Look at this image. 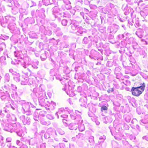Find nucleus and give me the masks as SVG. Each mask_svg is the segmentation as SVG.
<instances>
[{
  "label": "nucleus",
  "mask_w": 148,
  "mask_h": 148,
  "mask_svg": "<svg viewBox=\"0 0 148 148\" xmlns=\"http://www.w3.org/2000/svg\"><path fill=\"white\" fill-rule=\"evenodd\" d=\"M38 11L42 14L41 18H44L45 17V15L44 14L45 12V10L44 8H42Z\"/></svg>",
  "instance_id": "25"
},
{
  "label": "nucleus",
  "mask_w": 148,
  "mask_h": 148,
  "mask_svg": "<svg viewBox=\"0 0 148 148\" xmlns=\"http://www.w3.org/2000/svg\"><path fill=\"white\" fill-rule=\"evenodd\" d=\"M143 30L142 29H139L136 31V34L138 37L141 38L143 36Z\"/></svg>",
  "instance_id": "11"
},
{
  "label": "nucleus",
  "mask_w": 148,
  "mask_h": 148,
  "mask_svg": "<svg viewBox=\"0 0 148 148\" xmlns=\"http://www.w3.org/2000/svg\"><path fill=\"white\" fill-rule=\"evenodd\" d=\"M66 110H64L63 108H61L59 109L58 111L57 112L55 115L57 116L58 118H59V115L63 118H67L68 116V114L71 111L69 108H66Z\"/></svg>",
  "instance_id": "2"
},
{
  "label": "nucleus",
  "mask_w": 148,
  "mask_h": 148,
  "mask_svg": "<svg viewBox=\"0 0 148 148\" xmlns=\"http://www.w3.org/2000/svg\"><path fill=\"white\" fill-rule=\"evenodd\" d=\"M77 25L73 23L71 24V29L73 30H75L76 29H77Z\"/></svg>",
  "instance_id": "33"
},
{
  "label": "nucleus",
  "mask_w": 148,
  "mask_h": 148,
  "mask_svg": "<svg viewBox=\"0 0 148 148\" xmlns=\"http://www.w3.org/2000/svg\"><path fill=\"white\" fill-rule=\"evenodd\" d=\"M143 139H145V140H147L148 141V137H147L146 136H143Z\"/></svg>",
  "instance_id": "62"
},
{
  "label": "nucleus",
  "mask_w": 148,
  "mask_h": 148,
  "mask_svg": "<svg viewBox=\"0 0 148 148\" xmlns=\"http://www.w3.org/2000/svg\"><path fill=\"white\" fill-rule=\"evenodd\" d=\"M5 83L8 82L10 79V75L8 73H6L5 74L4 77Z\"/></svg>",
  "instance_id": "22"
},
{
  "label": "nucleus",
  "mask_w": 148,
  "mask_h": 148,
  "mask_svg": "<svg viewBox=\"0 0 148 148\" xmlns=\"http://www.w3.org/2000/svg\"><path fill=\"white\" fill-rule=\"evenodd\" d=\"M28 80V78L27 77L25 78L22 77H21L20 81L21 82V83L22 85H26L27 83Z\"/></svg>",
  "instance_id": "13"
},
{
  "label": "nucleus",
  "mask_w": 148,
  "mask_h": 148,
  "mask_svg": "<svg viewBox=\"0 0 148 148\" xmlns=\"http://www.w3.org/2000/svg\"><path fill=\"white\" fill-rule=\"evenodd\" d=\"M108 109V107L106 106H102L101 108V111L102 112L104 111L106 112Z\"/></svg>",
  "instance_id": "36"
},
{
  "label": "nucleus",
  "mask_w": 148,
  "mask_h": 148,
  "mask_svg": "<svg viewBox=\"0 0 148 148\" xmlns=\"http://www.w3.org/2000/svg\"><path fill=\"white\" fill-rule=\"evenodd\" d=\"M56 70L52 69L51 70L50 73L52 76H56L57 73L56 72Z\"/></svg>",
  "instance_id": "31"
},
{
  "label": "nucleus",
  "mask_w": 148,
  "mask_h": 148,
  "mask_svg": "<svg viewBox=\"0 0 148 148\" xmlns=\"http://www.w3.org/2000/svg\"><path fill=\"white\" fill-rule=\"evenodd\" d=\"M30 3H33V5H29L30 7H31L33 6H35L36 5V3L34 2L33 1H31L30 2Z\"/></svg>",
  "instance_id": "58"
},
{
  "label": "nucleus",
  "mask_w": 148,
  "mask_h": 148,
  "mask_svg": "<svg viewBox=\"0 0 148 148\" xmlns=\"http://www.w3.org/2000/svg\"><path fill=\"white\" fill-rule=\"evenodd\" d=\"M28 58H26L24 59L18 60V62L21 63L22 66L25 69L27 68L30 64L27 63V60Z\"/></svg>",
  "instance_id": "9"
},
{
  "label": "nucleus",
  "mask_w": 148,
  "mask_h": 148,
  "mask_svg": "<svg viewBox=\"0 0 148 148\" xmlns=\"http://www.w3.org/2000/svg\"><path fill=\"white\" fill-rule=\"evenodd\" d=\"M41 123L43 125H48L46 121H41Z\"/></svg>",
  "instance_id": "55"
},
{
  "label": "nucleus",
  "mask_w": 148,
  "mask_h": 148,
  "mask_svg": "<svg viewBox=\"0 0 148 148\" xmlns=\"http://www.w3.org/2000/svg\"><path fill=\"white\" fill-rule=\"evenodd\" d=\"M25 22L27 24H32L34 23V20L33 18H27L24 20Z\"/></svg>",
  "instance_id": "10"
},
{
  "label": "nucleus",
  "mask_w": 148,
  "mask_h": 148,
  "mask_svg": "<svg viewBox=\"0 0 148 148\" xmlns=\"http://www.w3.org/2000/svg\"><path fill=\"white\" fill-rule=\"evenodd\" d=\"M88 141L90 143H93L94 142V137L93 136H91L88 139Z\"/></svg>",
  "instance_id": "43"
},
{
  "label": "nucleus",
  "mask_w": 148,
  "mask_h": 148,
  "mask_svg": "<svg viewBox=\"0 0 148 148\" xmlns=\"http://www.w3.org/2000/svg\"><path fill=\"white\" fill-rule=\"evenodd\" d=\"M23 147L25 148H28V147L25 145H22V146H21L20 148H23Z\"/></svg>",
  "instance_id": "61"
},
{
  "label": "nucleus",
  "mask_w": 148,
  "mask_h": 148,
  "mask_svg": "<svg viewBox=\"0 0 148 148\" xmlns=\"http://www.w3.org/2000/svg\"><path fill=\"white\" fill-rule=\"evenodd\" d=\"M79 101L81 103L80 105L81 106L85 107L87 103L86 99L82 98H81L79 100Z\"/></svg>",
  "instance_id": "18"
},
{
  "label": "nucleus",
  "mask_w": 148,
  "mask_h": 148,
  "mask_svg": "<svg viewBox=\"0 0 148 148\" xmlns=\"http://www.w3.org/2000/svg\"><path fill=\"white\" fill-rule=\"evenodd\" d=\"M130 138L131 140H135V137L134 136H133L131 135L130 136Z\"/></svg>",
  "instance_id": "59"
},
{
  "label": "nucleus",
  "mask_w": 148,
  "mask_h": 148,
  "mask_svg": "<svg viewBox=\"0 0 148 148\" xmlns=\"http://www.w3.org/2000/svg\"><path fill=\"white\" fill-rule=\"evenodd\" d=\"M136 127L137 129L139 131H140V126L138 125H136Z\"/></svg>",
  "instance_id": "63"
},
{
  "label": "nucleus",
  "mask_w": 148,
  "mask_h": 148,
  "mask_svg": "<svg viewBox=\"0 0 148 148\" xmlns=\"http://www.w3.org/2000/svg\"><path fill=\"white\" fill-rule=\"evenodd\" d=\"M56 106V103L53 101H51L49 104V106L52 109H54Z\"/></svg>",
  "instance_id": "26"
},
{
  "label": "nucleus",
  "mask_w": 148,
  "mask_h": 148,
  "mask_svg": "<svg viewBox=\"0 0 148 148\" xmlns=\"http://www.w3.org/2000/svg\"><path fill=\"white\" fill-rule=\"evenodd\" d=\"M106 139V137L104 135H103L102 136H100L99 137V139L100 140H101V141L100 142H101V143L103 142Z\"/></svg>",
  "instance_id": "38"
},
{
  "label": "nucleus",
  "mask_w": 148,
  "mask_h": 148,
  "mask_svg": "<svg viewBox=\"0 0 148 148\" xmlns=\"http://www.w3.org/2000/svg\"><path fill=\"white\" fill-rule=\"evenodd\" d=\"M20 120L22 121L24 125H29L30 124V120L29 118L27 116L26 118L25 116L23 115L20 117Z\"/></svg>",
  "instance_id": "6"
},
{
  "label": "nucleus",
  "mask_w": 148,
  "mask_h": 148,
  "mask_svg": "<svg viewBox=\"0 0 148 148\" xmlns=\"http://www.w3.org/2000/svg\"><path fill=\"white\" fill-rule=\"evenodd\" d=\"M25 11V10L23 8H20L19 9V11L20 13H24Z\"/></svg>",
  "instance_id": "52"
},
{
  "label": "nucleus",
  "mask_w": 148,
  "mask_h": 148,
  "mask_svg": "<svg viewBox=\"0 0 148 148\" xmlns=\"http://www.w3.org/2000/svg\"><path fill=\"white\" fill-rule=\"evenodd\" d=\"M6 58L5 56H2L0 58V62H1L2 65H5L6 64V62L5 61Z\"/></svg>",
  "instance_id": "20"
},
{
  "label": "nucleus",
  "mask_w": 148,
  "mask_h": 148,
  "mask_svg": "<svg viewBox=\"0 0 148 148\" xmlns=\"http://www.w3.org/2000/svg\"><path fill=\"white\" fill-rule=\"evenodd\" d=\"M45 33L46 35L48 36H51L52 34L51 31L49 30H46Z\"/></svg>",
  "instance_id": "41"
},
{
  "label": "nucleus",
  "mask_w": 148,
  "mask_h": 148,
  "mask_svg": "<svg viewBox=\"0 0 148 148\" xmlns=\"http://www.w3.org/2000/svg\"><path fill=\"white\" fill-rule=\"evenodd\" d=\"M29 36L32 38H38L37 35L35 33H32L30 34Z\"/></svg>",
  "instance_id": "29"
},
{
  "label": "nucleus",
  "mask_w": 148,
  "mask_h": 148,
  "mask_svg": "<svg viewBox=\"0 0 148 148\" xmlns=\"http://www.w3.org/2000/svg\"><path fill=\"white\" fill-rule=\"evenodd\" d=\"M134 25L136 27H137L139 26V22L138 20H136L135 22Z\"/></svg>",
  "instance_id": "46"
},
{
  "label": "nucleus",
  "mask_w": 148,
  "mask_h": 148,
  "mask_svg": "<svg viewBox=\"0 0 148 148\" xmlns=\"http://www.w3.org/2000/svg\"><path fill=\"white\" fill-rule=\"evenodd\" d=\"M101 142H99V141L98 142V144H96L95 145V148H99V145L101 144Z\"/></svg>",
  "instance_id": "49"
},
{
  "label": "nucleus",
  "mask_w": 148,
  "mask_h": 148,
  "mask_svg": "<svg viewBox=\"0 0 148 148\" xmlns=\"http://www.w3.org/2000/svg\"><path fill=\"white\" fill-rule=\"evenodd\" d=\"M84 73H77L75 74V79H84Z\"/></svg>",
  "instance_id": "14"
},
{
  "label": "nucleus",
  "mask_w": 148,
  "mask_h": 148,
  "mask_svg": "<svg viewBox=\"0 0 148 148\" xmlns=\"http://www.w3.org/2000/svg\"><path fill=\"white\" fill-rule=\"evenodd\" d=\"M81 112L78 110H75L73 114H70V116L73 119H76L78 121L80 122L81 119Z\"/></svg>",
  "instance_id": "3"
},
{
  "label": "nucleus",
  "mask_w": 148,
  "mask_h": 148,
  "mask_svg": "<svg viewBox=\"0 0 148 148\" xmlns=\"http://www.w3.org/2000/svg\"><path fill=\"white\" fill-rule=\"evenodd\" d=\"M120 70L119 68L118 67H116L115 69V73H117V72L119 71Z\"/></svg>",
  "instance_id": "56"
},
{
  "label": "nucleus",
  "mask_w": 148,
  "mask_h": 148,
  "mask_svg": "<svg viewBox=\"0 0 148 148\" xmlns=\"http://www.w3.org/2000/svg\"><path fill=\"white\" fill-rule=\"evenodd\" d=\"M122 9L124 12V13L125 15H128L130 12L132 14L133 11L132 9L130 7H128L127 5H123Z\"/></svg>",
  "instance_id": "7"
},
{
  "label": "nucleus",
  "mask_w": 148,
  "mask_h": 148,
  "mask_svg": "<svg viewBox=\"0 0 148 148\" xmlns=\"http://www.w3.org/2000/svg\"><path fill=\"white\" fill-rule=\"evenodd\" d=\"M38 100L39 104L41 106H44L45 105V100L44 99L42 98L41 97H39Z\"/></svg>",
  "instance_id": "19"
},
{
  "label": "nucleus",
  "mask_w": 148,
  "mask_h": 148,
  "mask_svg": "<svg viewBox=\"0 0 148 148\" xmlns=\"http://www.w3.org/2000/svg\"><path fill=\"white\" fill-rule=\"evenodd\" d=\"M9 71L10 73H12V74L13 75H14L16 74V73H16L14 71L13 69H10Z\"/></svg>",
  "instance_id": "50"
},
{
  "label": "nucleus",
  "mask_w": 148,
  "mask_h": 148,
  "mask_svg": "<svg viewBox=\"0 0 148 148\" xmlns=\"http://www.w3.org/2000/svg\"><path fill=\"white\" fill-rule=\"evenodd\" d=\"M20 75L18 73H16L14 75V79L16 82H18L20 81L21 77L20 78Z\"/></svg>",
  "instance_id": "15"
},
{
  "label": "nucleus",
  "mask_w": 148,
  "mask_h": 148,
  "mask_svg": "<svg viewBox=\"0 0 148 148\" xmlns=\"http://www.w3.org/2000/svg\"><path fill=\"white\" fill-rule=\"evenodd\" d=\"M30 107L28 103H25L23 104L22 105V109L24 112H27V115H29L31 114V112L30 110Z\"/></svg>",
  "instance_id": "4"
},
{
  "label": "nucleus",
  "mask_w": 148,
  "mask_h": 148,
  "mask_svg": "<svg viewBox=\"0 0 148 148\" xmlns=\"http://www.w3.org/2000/svg\"><path fill=\"white\" fill-rule=\"evenodd\" d=\"M63 1L65 4H69L71 3L69 0H63Z\"/></svg>",
  "instance_id": "54"
},
{
  "label": "nucleus",
  "mask_w": 148,
  "mask_h": 148,
  "mask_svg": "<svg viewBox=\"0 0 148 148\" xmlns=\"http://www.w3.org/2000/svg\"><path fill=\"white\" fill-rule=\"evenodd\" d=\"M99 53L94 50H92L90 53L89 57L92 59H95L99 54Z\"/></svg>",
  "instance_id": "8"
},
{
  "label": "nucleus",
  "mask_w": 148,
  "mask_h": 148,
  "mask_svg": "<svg viewBox=\"0 0 148 148\" xmlns=\"http://www.w3.org/2000/svg\"><path fill=\"white\" fill-rule=\"evenodd\" d=\"M83 41L84 44H86L89 42V40L87 37H85L83 39Z\"/></svg>",
  "instance_id": "34"
},
{
  "label": "nucleus",
  "mask_w": 148,
  "mask_h": 148,
  "mask_svg": "<svg viewBox=\"0 0 148 148\" xmlns=\"http://www.w3.org/2000/svg\"><path fill=\"white\" fill-rule=\"evenodd\" d=\"M57 131L59 134L61 135H62L64 133V132L60 129H57Z\"/></svg>",
  "instance_id": "37"
},
{
  "label": "nucleus",
  "mask_w": 148,
  "mask_h": 148,
  "mask_svg": "<svg viewBox=\"0 0 148 148\" xmlns=\"http://www.w3.org/2000/svg\"><path fill=\"white\" fill-rule=\"evenodd\" d=\"M12 13L14 14H16L18 12V9L16 8H12Z\"/></svg>",
  "instance_id": "35"
},
{
  "label": "nucleus",
  "mask_w": 148,
  "mask_h": 148,
  "mask_svg": "<svg viewBox=\"0 0 148 148\" xmlns=\"http://www.w3.org/2000/svg\"><path fill=\"white\" fill-rule=\"evenodd\" d=\"M67 20L66 19H63L61 21V23L62 25L64 26H65L67 25Z\"/></svg>",
  "instance_id": "39"
},
{
  "label": "nucleus",
  "mask_w": 148,
  "mask_h": 148,
  "mask_svg": "<svg viewBox=\"0 0 148 148\" xmlns=\"http://www.w3.org/2000/svg\"><path fill=\"white\" fill-rule=\"evenodd\" d=\"M42 2L46 6L53 4L54 2L53 0H42Z\"/></svg>",
  "instance_id": "17"
},
{
  "label": "nucleus",
  "mask_w": 148,
  "mask_h": 148,
  "mask_svg": "<svg viewBox=\"0 0 148 148\" xmlns=\"http://www.w3.org/2000/svg\"><path fill=\"white\" fill-rule=\"evenodd\" d=\"M138 46L137 43H134L133 45V47L134 49L135 50H137V49H138Z\"/></svg>",
  "instance_id": "42"
},
{
  "label": "nucleus",
  "mask_w": 148,
  "mask_h": 148,
  "mask_svg": "<svg viewBox=\"0 0 148 148\" xmlns=\"http://www.w3.org/2000/svg\"><path fill=\"white\" fill-rule=\"evenodd\" d=\"M83 29L82 27H78L77 28V34L79 35V34H82L84 32L82 30H83Z\"/></svg>",
  "instance_id": "27"
},
{
  "label": "nucleus",
  "mask_w": 148,
  "mask_h": 148,
  "mask_svg": "<svg viewBox=\"0 0 148 148\" xmlns=\"http://www.w3.org/2000/svg\"><path fill=\"white\" fill-rule=\"evenodd\" d=\"M12 17L9 16H5V20L4 21V23H7L8 21H10L12 19Z\"/></svg>",
  "instance_id": "28"
},
{
  "label": "nucleus",
  "mask_w": 148,
  "mask_h": 148,
  "mask_svg": "<svg viewBox=\"0 0 148 148\" xmlns=\"http://www.w3.org/2000/svg\"><path fill=\"white\" fill-rule=\"evenodd\" d=\"M66 120L63 119V124L64 126H67V124L65 122V121H66Z\"/></svg>",
  "instance_id": "57"
},
{
  "label": "nucleus",
  "mask_w": 148,
  "mask_h": 148,
  "mask_svg": "<svg viewBox=\"0 0 148 148\" xmlns=\"http://www.w3.org/2000/svg\"><path fill=\"white\" fill-rule=\"evenodd\" d=\"M12 140V139L10 137L7 138L6 139V143H11Z\"/></svg>",
  "instance_id": "51"
},
{
  "label": "nucleus",
  "mask_w": 148,
  "mask_h": 148,
  "mask_svg": "<svg viewBox=\"0 0 148 148\" xmlns=\"http://www.w3.org/2000/svg\"><path fill=\"white\" fill-rule=\"evenodd\" d=\"M58 9L57 7H54L53 10V13H57V15H55L56 18H58L59 20H60V18L62 17H64V14L62 13L58 12Z\"/></svg>",
  "instance_id": "5"
},
{
  "label": "nucleus",
  "mask_w": 148,
  "mask_h": 148,
  "mask_svg": "<svg viewBox=\"0 0 148 148\" xmlns=\"http://www.w3.org/2000/svg\"><path fill=\"white\" fill-rule=\"evenodd\" d=\"M15 24L14 23H10L8 25V27L10 29L13 31L15 29Z\"/></svg>",
  "instance_id": "21"
},
{
  "label": "nucleus",
  "mask_w": 148,
  "mask_h": 148,
  "mask_svg": "<svg viewBox=\"0 0 148 148\" xmlns=\"http://www.w3.org/2000/svg\"><path fill=\"white\" fill-rule=\"evenodd\" d=\"M38 61L34 62L32 65V66L34 69H36L38 68Z\"/></svg>",
  "instance_id": "23"
},
{
  "label": "nucleus",
  "mask_w": 148,
  "mask_h": 148,
  "mask_svg": "<svg viewBox=\"0 0 148 148\" xmlns=\"http://www.w3.org/2000/svg\"><path fill=\"white\" fill-rule=\"evenodd\" d=\"M79 131L82 132L85 129V127L84 124H81L79 127Z\"/></svg>",
  "instance_id": "32"
},
{
  "label": "nucleus",
  "mask_w": 148,
  "mask_h": 148,
  "mask_svg": "<svg viewBox=\"0 0 148 148\" xmlns=\"http://www.w3.org/2000/svg\"><path fill=\"white\" fill-rule=\"evenodd\" d=\"M8 37V36H5L4 35H2L1 34H0V39L5 40V38H6Z\"/></svg>",
  "instance_id": "47"
},
{
  "label": "nucleus",
  "mask_w": 148,
  "mask_h": 148,
  "mask_svg": "<svg viewBox=\"0 0 148 148\" xmlns=\"http://www.w3.org/2000/svg\"><path fill=\"white\" fill-rule=\"evenodd\" d=\"M47 118L50 120L53 119L54 118V117L50 114H47Z\"/></svg>",
  "instance_id": "45"
},
{
  "label": "nucleus",
  "mask_w": 148,
  "mask_h": 148,
  "mask_svg": "<svg viewBox=\"0 0 148 148\" xmlns=\"http://www.w3.org/2000/svg\"><path fill=\"white\" fill-rule=\"evenodd\" d=\"M145 42L146 44L148 45V38H147L145 40Z\"/></svg>",
  "instance_id": "64"
},
{
  "label": "nucleus",
  "mask_w": 148,
  "mask_h": 148,
  "mask_svg": "<svg viewBox=\"0 0 148 148\" xmlns=\"http://www.w3.org/2000/svg\"><path fill=\"white\" fill-rule=\"evenodd\" d=\"M60 28H57L56 32V34H57L58 36H61L62 35V32H60Z\"/></svg>",
  "instance_id": "30"
},
{
  "label": "nucleus",
  "mask_w": 148,
  "mask_h": 148,
  "mask_svg": "<svg viewBox=\"0 0 148 148\" xmlns=\"http://www.w3.org/2000/svg\"><path fill=\"white\" fill-rule=\"evenodd\" d=\"M71 3H70L69 4H65V7L66 9L67 10H69L71 8Z\"/></svg>",
  "instance_id": "40"
},
{
  "label": "nucleus",
  "mask_w": 148,
  "mask_h": 148,
  "mask_svg": "<svg viewBox=\"0 0 148 148\" xmlns=\"http://www.w3.org/2000/svg\"><path fill=\"white\" fill-rule=\"evenodd\" d=\"M11 88L12 90H15L17 89V88L15 85L12 84L11 85Z\"/></svg>",
  "instance_id": "48"
},
{
  "label": "nucleus",
  "mask_w": 148,
  "mask_h": 148,
  "mask_svg": "<svg viewBox=\"0 0 148 148\" xmlns=\"http://www.w3.org/2000/svg\"><path fill=\"white\" fill-rule=\"evenodd\" d=\"M11 143H10L9 144V148H16L15 147L13 146H12Z\"/></svg>",
  "instance_id": "60"
},
{
  "label": "nucleus",
  "mask_w": 148,
  "mask_h": 148,
  "mask_svg": "<svg viewBox=\"0 0 148 148\" xmlns=\"http://www.w3.org/2000/svg\"><path fill=\"white\" fill-rule=\"evenodd\" d=\"M6 2L8 3H11V4L9 5V6L11 7L12 5V0H4Z\"/></svg>",
  "instance_id": "53"
},
{
  "label": "nucleus",
  "mask_w": 148,
  "mask_h": 148,
  "mask_svg": "<svg viewBox=\"0 0 148 148\" xmlns=\"http://www.w3.org/2000/svg\"><path fill=\"white\" fill-rule=\"evenodd\" d=\"M140 86L137 87H132L131 91L133 95L138 96L140 95L143 92L145 87V84L143 83L140 84Z\"/></svg>",
  "instance_id": "1"
},
{
  "label": "nucleus",
  "mask_w": 148,
  "mask_h": 148,
  "mask_svg": "<svg viewBox=\"0 0 148 148\" xmlns=\"http://www.w3.org/2000/svg\"><path fill=\"white\" fill-rule=\"evenodd\" d=\"M130 36V34L128 32H125L122 35V38H125L126 39H127Z\"/></svg>",
  "instance_id": "24"
},
{
  "label": "nucleus",
  "mask_w": 148,
  "mask_h": 148,
  "mask_svg": "<svg viewBox=\"0 0 148 148\" xmlns=\"http://www.w3.org/2000/svg\"><path fill=\"white\" fill-rule=\"evenodd\" d=\"M9 95L8 92L7 91H5V93L3 92L0 93V97L2 99H4L6 98V96H8Z\"/></svg>",
  "instance_id": "16"
},
{
  "label": "nucleus",
  "mask_w": 148,
  "mask_h": 148,
  "mask_svg": "<svg viewBox=\"0 0 148 148\" xmlns=\"http://www.w3.org/2000/svg\"><path fill=\"white\" fill-rule=\"evenodd\" d=\"M16 144L17 145H18L19 146H21V147L23 145V143L21 142L19 140H17L16 141Z\"/></svg>",
  "instance_id": "44"
},
{
  "label": "nucleus",
  "mask_w": 148,
  "mask_h": 148,
  "mask_svg": "<svg viewBox=\"0 0 148 148\" xmlns=\"http://www.w3.org/2000/svg\"><path fill=\"white\" fill-rule=\"evenodd\" d=\"M78 125L75 123H71L68 126L69 129L71 130H76L77 129Z\"/></svg>",
  "instance_id": "12"
}]
</instances>
